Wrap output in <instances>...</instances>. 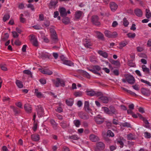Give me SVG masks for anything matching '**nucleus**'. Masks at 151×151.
Returning a JSON list of instances; mask_svg holds the SVG:
<instances>
[{"label": "nucleus", "instance_id": "obj_1", "mask_svg": "<svg viewBox=\"0 0 151 151\" xmlns=\"http://www.w3.org/2000/svg\"><path fill=\"white\" fill-rule=\"evenodd\" d=\"M96 151H102L105 149V145L103 142H99L96 143Z\"/></svg>", "mask_w": 151, "mask_h": 151}, {"label": "nucleus", "instance_id": "obj_2", "mask_svg": "<svg viewBox=\"0 0 151 151\" xmlns=\"http://www.w3.org/2000/svg\"><path fill=\"white\" fill-rule=\"evenodd\" d=\"M56 81H55V80H53L52 81L56 87H58L59 85V84H60L61 86H62L64 87L65 86V81L59 78H56Z\"/></svg>", "mask_w": 151, "mask_h": 151}, {"label": "nucleus", "instance_id": "obj_3", "mask_svg": "<svg viewBox=\"0 0 151 151\" xmlns=\"http://www.w3.org/2000/svg\"><path fill=\"white\" fill-rule=\"evenodd\" d=\"M36 109L38 117H42L44 114V111L42 106L40 105L37 106L36 108Z\"/></svg>", "mask_w": 151, "mask_h": 151}, {"label": "nucleus", "instance_id": "obj_4", "mask_svg": "<svg viewBox=\"0 0 151 151\" xmlns=\"http://www.w3.org/2000/svg\"><path fill=\"white\" fill-rule=\"evenodd\" d=\"M99 19V18L97 15H93L91 17L92 22L94 24L97 26H99L101 24Z\"/></svg>", "mask_w": 151, "mask_h": 151}, {"label": "nucleus", "instance_id": "obj_5", "mask_svg": "<svg viewBox=\"0 0 151 151\" xmlns=\"http://www.w3.org/2000/svg\"><path fill=\"white\" fill-rule=\"evenodd\" d=\"M78 114L79 117L83 119L87 120L89 118V115L87 113L83 111L79 112Z\"/></svg>", "mask_w": 151, "mask_h": 151}, {"label": "nucleus", "instance_id": "obj_6", "mask_svg": "<svg viewBox=\"0 0 151 151\" xmlns=\"http://www.w3.org/2000/svg\"><path fill=\"white\" fill-rule=\"evenodd\" d=\"M104 119L100 115H97L95 117L96 122L98 124L102 123L104 121Z\"/></svg>", "mask_w": 151, "mask_h": 151}, {"label": "nucleus", "instance_id": "obj_7", "mask_svg": "<svg viewBox=\"0 0 151 151\" xmlns=\"http://www.w3.org/2000/svg\"><path fill=\"white\" fill-rule=\"evenodd\" d=\"M127 82L129 84H132L135 83V79L132 76L129 75L126 77Z\"/></svg>", "mask_w": 151, "mask_h": 151}, {"label": "nucleus", "instance_id": "obj_8", "mask_svg": "<svg viewBox=\"0 0 151 151\" xmlns=\"http://www.w3.org/2000/svg\"><path fill=\"white\" fill-rule=\"evenodd\" d=\"M142 93L144 96H150L151 91L149 89L144 88H142L141 89Z\"/></svg>", "mask_w": 151, "mask_h": 151}, {"label": "nucleus", "instance_id": "obj_9", "mask_svg": "<svg viewBox=\"0 0 151 151\" xmlns=\"http://www.w3.org/2000/svg\"><path fill=\"white\" fill-rule=\"evenodd\" d=\"M109 108L110 111V115H112L113 114L116 115L118 114V111L115 109L114 106H110L109 107Z\"/></svg>", "mask_w": 151, "mask_h": 151}, {"label": "nucleus", "instance_id": "obj_10", "mask_svg": "<svg viewBox=\"0 0 151 151\" xmlns=\"http://www.w3.org/2000/svg\"><path fill=\"white\" fill-rule=\"evenodd\" d=\"M109 5L110 8L112 11H115L118 8L117 5L113 2H111Z\"/></svg>", "mask_w": 151, "mask_h": 151}, {"label": "nucleus", "instance_id": "obj_11", "mask_svg": "<svg viewBox=\"0 0 151 151\" xmlns=\"http://www.w3.org/2000/svg\"><path fill=\"white\" fill-rule=\"evenodd\" d=\"M51 38L52 43H56L58 41V40L57 34H51Z\"/></svg>", "mask_w": 151, "mask_h": 151}, {"label": "nucleus", "instance_id": "obj_12", "mask_svg": "<svg viewBox=\"0 0 151 151\" xmlns=\"http://www.w3.org/2000/svg\"><path fill=\"white\" fill-rule=\"evenodd\" d=\"M90 139L92 142H96L99 140V137L94 134H91L89 136Z\"/></svg>", "mask_w": 151, "mask_h": 151}, {"label": "nucleus", "instance_id": "obj_13", "mask_svg": "<svg viewBox=\"0 0 151 151\" xmlns=\"http://www.w3.org/2000/svg\"><path fill=\"white\" fill-rule=\"evenodd\" d=\"M59 12L60 15L62 17H65L67 15L66 9L64 7L61 8L59 10Z\"/></svg>", "mask_w": 151, "mask_h": 151}, {"label": "nucleus", "instance_id": "obj_14", "mask_svg": "<svg viewBox=\"0 0 151 151\" xmlns=\"http://www.w3.org/2000/svg\"><path fill=\"white\" fill-rule=\"evenodd\" d=\"M83 14V12L80 11H77L75 12V17L76 20L79 19Z\"/></svg>", "mask_w": 151, "mask_h": 151}, {"label": "nucleus", "instance_id": "obj_15", "mask_svg": "<svg viewBox=\"0 0 151 151\" xmlns=\"http://www.w3.org/2000/svg\"><path fill=\"white\" fill-rule=\"evenodd\" d=\"M89 103L88 101H85L84 109L87 112H89L91 111V109L89 107Z\"/></svg>", "mask_w": 151, "mask_h": 151}, {"label": "nucleus", "instance_id": "obj_16", "mask_svg": "<svg viewBox=\"0 0 151 151\" xmlns=\"http://www.w3.org/2000/svg\"><path fill=\"white\" fill-rule=\"evenodd\" d=\"M30 41L33 45L35 46H37L38 45L37 41L36 38L33 35H31Z\"/></svg>", "mask_w": 151, "mask_h": 151}, {"label": "nucleus", "instance_id": "obj_17", "mask_svg": "<svg viewBox=\"0 0 151 151\" xmlns=\"http://www.w3.org/2000/svg\"><path fill=\"white\" fill-rule=\"evenodd\" d=\"M134 12L136 15L139 17H141L142 15V10L139 9H136L134 10Z\"/></svg>", "mask_w": 151, "mask_h": 151}, {"label": "nucleus", "instance_id": "obj_18", "mask_svg": "<svg viewBox=\"0 0 151 151\" xmlns=\"http://www.w3.org/2000/svg\"><path fill=\"white\" fill-rule=\"evenodd\" d=\"M24 108L27 112L31 113L32 112L31 106L28 104H25L24 105Z\"/></svg>", "mask_w": 151, "mask_h": 151}, {"label": "nucleus", "instance_id": "obj_19", "mask_svg": "<svg viewBox=\"0 0 151 151\" xmlns=\"http://www.w3.org/2000/svg\"><path fill=\"white\" fill-rule=\"evenodd\" d=\"M39 69L42 73L45 74L51 75L52 74V72L49 70H45L42 68H39Z\"/></svg>", "mask_w": 151, "mask_h": 151}, {"label": "nucleus", "instance_id": "obj_20", "mask_svg": "<svg viewBox=\"0 0 151 151\" xmlns=\"http://www.w3.org/2000/svg\"><path fill=\"white\" fill-rule=\"evenodd\" d=\"M32 139L35 141H37L40 139L39 135L37 134H32L31 136Z\"/></svg>", "mask_w": 151, "mask_h": 151}, {"label": "nucleus", "instance_id": "obj_21", "mask_svg": "<svg viewBox=\"0 0 151 151\" xmlns=\"http://www.w3.org/2000/svg\"><path fill=\"white\" fill-rule=\"evenodd\" d=\"M127 139L128 140H133L136 139V135L132 133H129L127 135Z\"/></svg>", "mask_w": 151, "mask_h": 151}, {"label": "nucleus", "instance_id": "obj_22", "mask_svg": "<svg viewBox=\"0 0 151 151\" xmlns=\"http://www.w3.org/2000/svg\"><path fill=\"white\" fill-rule=\"evenodd\" d=\"M99 99L104 103H107L109 102L108 98L105 96H100L99 97Z\"/></svg>", "mask_w": 151, "mask_h": 151}, {"label": "nucleus", "instance_id": "obj_23", "mask_svg": "<svg viewBox=\"0 0 151 151\" xmlns=\"http://www.w3.org/2000/svg\"><path fill=\"white\" fill-rule=\"evenodd\" d=\"M58 3V0H51L49 3V8H50V6H54L55 8Z\"/></svg>", "mask_w": 151, "mask_h": 151}, {"label": "nucleus", "instance_id": "obj_24", "mask_svg": "<svg viewBox=\"0 0 151 151\" xmlns=\"http://www.w3.org/2000/svg\"><path fill=\"white\" fill-rule=\"evenodd\" d=\"M80 73L85 77H86L88 78H90L91 76L86 71H85L83 70H80Z\"/></svg>", "mask_w": 151, "mask_h": 151}, {"label": "nucleus", "instance_id": "obj_25", "mask_svg": "<svg viewBox=\"0 0 151 151\" xmlns=\"http://www.w3.org/2000/svg\"><path fill=\"white\" fill-rule=\"evenodd\" d=\"M98 53L99 55L105 58H107L108 57V54L106 52L102 50H99L98 51Z\"/></svg>", "mask_w": 151, "mask_h": 151}, {"label": "nucleus", "instance_id": "obj_26", "mask_svg": "<svg viewBox=\"0 0 151 151\" xmlns=\"http://www.w3.org/2000/svg\"><path fill=\"white\" fill-rule=\"evenodd\" d=\"M96 33L97 35L98 38L102 40H104V38L103 34L97 31Z\"/></svg>", "mask_w": 151, "mask_h": 151}, {"label": "nucleus", "instance_id": "obj_27", "mask_svg": "<svg viewBox=\"0 0 151 151\" xmlns=\"http://www.w3.org/2000/svg\"><path fill=\"white\" fill-rule=\"evenodd\" d=\"M66 104L68 106H72L73 103V100L71 99L68 100L66 99L65 100Z\"/></svg>", "mask_w": 151, "mask_h": 151}, {"label": "nucleus", "instance_id": "obj_28", "mask_svg": "<svg viewBox=\"0 0 151 151\" xmlns=\"http://www.w3.org/2000/svg\"><path fill=\"white\" fill-rule=\"evenodd\" d=\"M60 125L62 128L64 129L66 128L68 126V124L65 121H63L61 122Z\"/></svg>", "mask_w": 151, "mask_h": 151}, {"label": "nucleus", "instance_id": "obj_29", "mask_svg": "<svg viewBox=\"0 0 151 151\" xmlns=\"http://www.w3.org/2000/svg\"><path fill=\"white\" fill-rule=\"evenodd\" d=\"M16 83L18 88H22L23 87V86L22 83L19 80H17L16 81Z\"/></svg>", "mask_w": 151, "mask_h": 151}, {"label": "nucleus", "instance_id": "obj_30", "mask_svg": "<svg viewBox=\"0 0 151 151\" xmlns=\"http://www.w3.org/2000/svg\"><path fill=\"white\" fill-rule=\"evenodd\" d=\"M62 22L65 24H67L70 22V19L68 17H64L62 19Z\"/></svg>", "mask_w": 151, "mask_h": 151}, {"label": "nucleus", "instance_id": "obj_31", "mask_svg": "<svg viewBox=\"0 0 151 151\" xmlns=\"http://www.w3.org/2000/svg\"><path fill=\"white\" fill-rule=\"evenodd\" d=\"M63 63L69 66H73V63L70 60H66L63 62Z\"/></svg>", "mask_w": 151, "mask_h": 151}, {"label": "nucleus", "instance_id": "obj_32", "mask_svg": "<svg viewBox=\"0 0 151 151\" xmlns=\"http://www.w3.org/2000/svg\"><path fill=\"white\" fill-rule=\"evenodd\" d=\"M142 68L143 71L144 72L149 73H150V70L149 68L146 67L145 65H143L142 66Z\"/></svg>", "mask_w": 151, "mask_h": 151}, {"label": "nucleus", "instance_id": "obj_33", "mask_svg": "<svg viewBox=\"0 0 151 151\" xmlns=\"http://www.w3.org/2000/svg\"><path fill=\"white\" fill-rule=\"evenodd\" d=\"M128 44L127 42H122L119 43V45L120 47H119L120 49H122L123 47H125Z\"/></svg>", "mask_w": 151, "mask_h": 151}, {"label": "nucleus", "instance_id": "obj_34", "mask_svg": "<svg viewBox=\"0 0 151 151\" xmlns=\"http://www.w3.org/2000/svg\"><path fill=\"white\" fill-rule=\"evenodd\" d=\"M87 94L90 96H92L95 95L96 92L94 91H86Z\"/></svg>", "mask_w": 151, "mask_h": 151}, {"label": "nucleus", "instance_id": "obj_35", "mask_svg": "<svg viewBox=\"0 0 151 151\" xmlns=\"http://www.w3.org/2000/svg\"><path fill=\"white\" fill-rule=\"evenodd\" d=\"M50 122L53 128L55 129H56L57 128V124L55 121L54 120H51Z\"/></svg>", "mask_w": 151, "mask_h": 151}, {"label": "nucleus", "instance_id": "obj_36", "mask_svg": "<svg viewBox=\"0 0 151 151\" xmlns=\"http://www.w3.org/2000/svg\"><path fill=\"white\" fill-rule=\"evenodd\" d=\"M146 17L147 19L150 18L151 17V13L149 9H146Z\"/></svg>", "mask_w": 151, "mask_h": 151}, {"label": "nucleus", "instance_id": "obj_37", "mask_svg": "<svg viewBox=\"0 0 151 151\" xmlns=\"http://www.w3.org/2000/svg\"><path fill=\"white\" fill-rule=\"evenodd\" d=\"M73 123L76 127H79L81 124L80 121L78 119L74 120L73 121Z\"/></svg>", "mask_w": 151, "mask_h": 151}, {"label": "nucleus", "instance_id": "obj_38", "mask_svg": "<svg viewBox=\"0 0 151 151\" xmlns=\"http://www.w3.org/2000/svg\"><path fill=\"white\" fill-rule=\"evenodd\" d=\"M86 43L84 44V46L85 47L90 48V46L92 45V43L89 40H86Z\"/></svg>", "mask_w": 151, "mask_h": 151}, {"label": "nucleus", "instance_id": "obj_39", "mask_svg": "<svg viewBox=\"0 0 151 151\" xmlns=\"http://www.w3.org/2000/svg\"><path fill=\"white\" fill-rule=\"evenodd\" d=\"M104 34L108 38H111V32L108 30H106L104 32Z\"/></svg>", "mask_w": 151, "mask_h": 151}, {"label": "nucleus", "instance_id": "obj_40", "mask_svg": "<svg viewBox=\"0 0 151 151\" xmlns=\"http://www.w3.org/2000/svg\"><path fill=\"white\" fill-rule=\"evenodd\" d=\"M69 139H73L75 140H77L79 138L76 135H73L71 136H69Z\"/></svg>", "mask_w": 151, "mask_h": 151}, {"label": "nucleus", "instance_id": "obj_41", "mask_svg": "<svg viewBox=\"0 0 151 151\" xmlns=\"http://www.w3.org/2000/svg\"><path fill=\"white\" fill-rule=\"evenodd\" d=\"M127 35L129 38L133 39L136 36V34L135 33H129Z\"/></svg>", "mask_w": 151, "mask_h": 151}, {"label": "nucleus", "instance_id": "obj_42", "mask_svg": "<svg viewBox=\"0 0 151 151\" xmlns=\"http://www.w3.org/2000/svg\"><path fill=\"white\" fill-rule=\"evenodd\" d=\"M103 108L104 112L107 114L110 115V111L109 108V109L108 108L106 107H103Z\"/></svg>", "mask_w": 151, "mask_h": 151}, {"label": "nucleus", "instance_id": "obj_43", "mask_svg": "<svg viewBox=\"0 0 151 151\" xmlns=\"http://www.w3.org/2000/svg\"><path fill=\"white\" fill-rule=\"evenodd\" d=\"M23 72L24 74L30 75L31 77H32V73L30 70H24L23 71Z\"/></svg>", "mask_w": 151, "mask_h": 151}, {"label": "nucleus", "instance_id": "obj_44", "mask_svg": "<svg viewBox=\"0 0 151 151\" xmlns=\"http://www.w3.org/2000/svg\"><path fill=\"white\" fill-rule=\"evenodd\" d=\"M110 62L112 64H114L118 66L120 65V63L117 61H115L113 60H112L110 61Z\"/></svg>", "mask_w": 151, "mask_h": 151}, {"label": "nucleus", "instance_id": "obj_45", "mask_svg": "<svg viewBox=\"0 0 151 151\" xmlns=\"http://www.w3.org/2000/svg\"><path fill=\"white\" fill-rule=\"evenodd\" d=\"M107 135L109 137H113L114 135L113 133L110 130H108L107 132Z\"/></svg>", "mask_w": 151, "mask_h": 151}, {"label": "nucleus", "instance_id": "obj_46", "mask_svg": "<svg viewBox=\"0 0 151 151\" xmlns=\"http://www.w3.org/2000/svg\"><path fill=\"white\" fill-rule=\"evenodd\" d=\"M128 65L130 67H134L135 66L134 63L133 62L132 60H129L128 62Z\"/></svg>", "mask_w": 151, "mask_h": 151}, {"label": "nucleus", "instance_id": "obj_47", "mask_svg": "<svg viewBox=\"0 0 151 151\" xmlns=\"http://www.w3.org/2000/svg\"><path fill=\"white\" fill-rule=\"evenodd\" d=\"M74 95L76 97L81 96L82 95V93L81 91L76 92L74 93Z\"/></svg>", "mask_w": 151, "mask_h": 151}, {"label": "nucleus", "instance_id": "obj_48", "mask_svg": "<svg viewBox=\"0 0 151 151\" xmlns=\"http://www.w3.org/2000/svg\"><path fill=\"white\" fill-rule=\"evenodd\" d=\"M123 24L124 25L125 27H127L129 24V23L127 20L126 18L125 17L123 19Z\"/></svg>", "mask_w": 151, "mask_h": 151}, {"label": "nucleus", "instance_id": "obj_49", "mask_svg": "<svg viewBox=\"0 0 151 151\" xmlns=\"http://www.w3.org/2000/svg\"><path fill=\"white\" fill-rule=\"evenodd\" d=\"M35 93L36 96L38 97H41L42 96V94L41 92H38V90L37 89H35Z\"/></svg>", "mask_w": 151, "mask_h": 151}, {"label": "nucleus", "instance_id": "obj_50", "mask_svg": "<svg viewBox=\"0 0 151 151\" xmlns=\"http://www.w3.org/2000/svg\"><path fill=\"white\" fill-rule=\"evenodd\" d=\"M122 126L124 127H131L130 124L129 123L127 122L122 123Z\"/></svg>", "mask_w": 151, "mask_h": 151}, {"label": "nucleus", "instance_id": "obj_51", "mask_svg": "<svg viewBox=\"0 0 151 151\" xmlns=\"http://www.w3.org/2000/svg\"><path fill=\"white\" fill-rule=\"evenodd\" d=\"M93 69L96 70V71H100L101 69V67L97 65H96L93 66Z\"/></svg>", "mask_w": 151, "mask_h": 151}, {"label": "nucleus", "instance_id": "obj_52", "mask_svg": "<svg viewBox=\"0 0 151 151\" xmlns=\"http://www.w3.org/2000/svg\"><path fill=\"white\" fill-rule=\"evenodd\" d=\"M10 18V16L9 14H6L4 15L3 18V20L4 22H6Z\"/></svg>", "mask_w": 151, "mask_h": 151}, {"label": "nucleus", "instance_id": "obj_53", "mask_svg": "<svg viewBox=\"0 0 151 151\" xmlns=\"http://www.w3.org/2000/svg\"><path fill=\"white\" fill-rule=\"evenodd\" d=\"M27 6L28 8H30L32 11H34L35 8L33 5L31 4H28L27 5Z\"/></svg>", "mask_w": 151, "mask_h": 151}, {"label": "nucleus", "instance_id": "obj_54", "mask_svg": "<svg viewBox=\"0 0 151 151\" xmlns=\"http://www.w3.org/2000/svg\"><path fill=\"white\" fill-rule=\"evenodd\" d=\"M144 48L142 47L138 46L137 47V52H141L144 50Z\"/></svg>", "mask_w": 151, "mask_h": 151}, {"label": "nucleus", "instance_id": "obj_55", "mask_svg": "<svg viewBox=\"0 0 151 151\" xmlns=\"http://www.w3.org/2000/svg\"><path fill=\"white\" fill-rule=\"evenodd\" d=\"M117 33L116 32H114L112 33L111 32V38H115L117 36Z\"/></svg>", "mask_w": 151, "mask_h": 151}, {"label": "nucleus", "instance_id": "obj_56", "mask_svg": "<svg viewBox=\"0 0 151 151\" xmlns=\"http://www.w3.org/2000/svg\"><path fill=\"white\" fill-rule=\"evenodd\" d=\"M145 137L147 138H150L151 137V135L150 133L147 132H145L144 133Z\"/></svg>", "mask_w": 151, "mask_h": 151}, {"label": "nucleus", "instance_id": "obj_57", "mask_svg": "<svg viewBox=\"0 0 151 151\" xmlns=\"http://www.w3.org/2000/svg\"><path fill=\"white\" fill-rule=\"evenodd\" d=\"M14 44L16 45L19 46L21 45V42H20L19 40H17L15 41Z\"/></svg>", "mask_w": 151, "mask_h": 151}, {"label": "nucleus", "instance_id": "obj_58", "mask_svg": "<svg viewBox=\"0 0 151 151\" xmlns=\"http://www.w3.org/2000/svg\"><path fill=\"white\" fill-rule=\"evenodd\" d=\"M0 67L1 69L4 71H6L7 70V68L4 65H1Z\"/></svg>", "mask_w": 151, "mask_h": 151}, {"label": "nucleus", "instance_id": "obj_59", "mask_svg": "<svg viewBox=\"0 0 151 151\" xmlns=\"http://www.w3.org/2000/svg\"><path fill=\"white\" fill-rule=\"evenodd\" d=\"M12 33L13 34V37L14 38L17 37H18L19 35H18V34L15 31H14V32H12Z\"/></svg>", "mask_w": 151, "mask_h": 151}, {"label": "nucleus", "instance_id": "obj_60", "mask_svg": "<svg viewBox=\"0 0 151 151\" xmlns=\"http://www.w3.org/2000/svg\"><path fill=\"white\" fill-rule=\"evenodd\" d=\"M50 32L51 33V34H56V32L54 29L53 28H51L50 29Z\"/></svg>", "mask_w": 151, "mask_h": 151}, {"label": "nucleus", "instance_id": "obj_61", "mask_svg": "<svg viewBox=\"0 0 151 151\" xmlns=\"http://www.w3.org/2000/svg\"><path fill=\"white\" fill-rule=\"evenodd\" d=\"M55 110L59 113H60L63 111V110L61 107H59L56 109Z\"/></svg>", "mask_w": 151, "mask_h": 151}, {"label": "nucleus", "instance_id": "obj_62", "mask_svg": "<svg viewBox=\"0 0 151 151\" xmlns=\"http://www.w3.org/2000/svg\"><path fill=\"white\" fill-rule=\"evenodd\" d=\"M117 143L119 144L121 146H120L121 148H122L123 147L124 143L121 140H119L117 141Z\"/></svg>", "mask_w": 151, "mask_h": 151}, {"label": "nucleus", "instance_id": "obj_63", "mask_svg": "<svg viewBox=\"0 0 151 151\" xmlns=\"http://www.w3.org/2000/svg\"><path fill=\"white\" fill-rule=\"evenodd\" d=\"M10 98L9 97H4L3 98V101L4 102H5L7 101H9L10 100Z\"/></svg>", "mask_w": 151, "mask_h": 151}, {"label": "nucleus", "instance_id": "obj_64", "mask_svg": "<svg viewBox=\"0 0 151 151\" xmlns=\"http://www.w3.org/2000/svg\"><path fill=\"white\" fill-rule=\"evenodd\" d=\"M113 73L116 76H118L119 74V71L118 70L116 69L113 70Z\"/></svg>", "mask_w": 151, "mask_h": 151}]
</instances>
